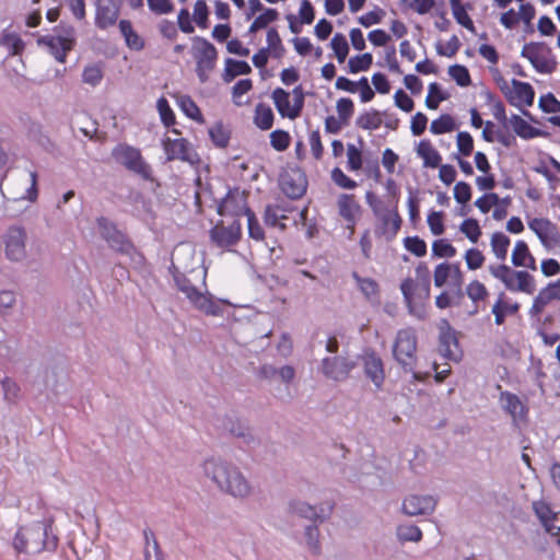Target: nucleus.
Returning a JSON list of instances; mask_svg holds the SVG:
<instances>
[{"label": "nucleus", "instance_id": "f257e3e1", "mask_svg": "<svg viewBox=\"0 0 560 560\" xmlns=\"http://www.w3.org/2000/svg\"><path fill=\"white\" fill-rule=\"evenodd\" d=\"M511 238L502 231H495L490 236V247L493 256L501 264L488 266L490 275L501 281L510 292H522L528 295L536 291V281L527 270H516L504 264L508 258Z\"/></svg>", "mask_w": 560, "mask_h": 560}, {"label": "nucleus", "instance_id": "f03ea898", "mask_svg": "<svg viewBox=\"0 0 560 560\" xmlns=\"http://www.w3.org/2000/svg\"><path fill=\"white\" fill-rule=\"evenodd\" d=\"M365 201L375 218L374 235L386 242L394 241L402 225V218L399 213L398 206L386 205V202L373 191L365 194Z\"/></svg>", "mask_w": 560, "mask_h": 560}, {"label": "nucleus", "instance_id": "7ed1b4c3", "mask_svg": "<svg viewBox=\"0 0 560 560\" xmlns=\"http://www.w3.org/2000/svg\"><path fill=\"white\" fill-rule=\"evenodd\" d=\"M418 337L415 328L399 329L393 343V357L405 372H411L413 378L424 382L430 376V371L417 370Z\"/></svg>", "mask_w": 560, "mask_h": 560}, {"label": "nucleus", "instance_id": "20e7f679", "mask_svg": "<svg viewBox=\"0 0 560 560\" xmlns=\"http://www.w3.org/2000/svg\"><path fill=\"white\" fill-rule=\"evenodd\" d=\"M205 472L221 490L233 497H245L249 493V485L243 475L233 466L220 460H206Z\"/></svg>", "mask_w": 560, "mask_h": 560}, {"label": "nucleus", "instance_id": "39448f33", "mask_svg": "<svg viewBox=\"0 0 560 560\" xmlns=\"http://www.w3.org/2000/svg\"><path fill=\"white\" fill-rule=\"evenodd\" d=\"M219 212L221 214L230 213L234 217L245 215L249 236L255 241H264V229L252 209L246 206V199L243 195H229L220 205Z\"/></svg>", "mask_w": 560, "mask_h": 560}, {"label": "nucleus", "instance_id": "423d86ee", "mask_svg": "<svg viewBox=\"0 0 560 560\" xmlns=\"http://www.w3.org/2000/svg\"><path fill=\"white\" fill-rule=\"evenodd\" d=\"M191 52L196 61V73L200 82L209 79V73L215 68L218 50L213 44L201 36L191 38Z\"/></svg>", "mask_w": 560, "mask_h": 560}, {"label": "nucleus", "instance_id": "0eeeda50", "mask_svg": "<svg viewBox=\"0 0 560 560\" xmlns=\"http://www.w3.org/2000/svg\"><path fill=\"white\" fill-rule=\"evenodd\" d=\"M291 94L282 88H276L271 93V100L276 109L282 118L294 120L299 118L304 108L305 94L302 85H296L292 90V102L290 101Z\"/></svg>", "mask_w": 560, "mask_h": 560}, {"label": "nucleus", "instance_id": "6e6552de", "mask_svg": "<svg viewBox=\"0 0 560 560\" xmlns=\"http://www.w3.org/2000/svg\"><path fill=\"white\" fill-rule=\"evenodd\" d=\"M112 156L127 170L140 175L144 179H151L152 170L143 160L139 149L127 143H119L113 149Z\"/></svg>", "mask_w": 560, "mask_h": 560}, {"label": "nucleus", "instance_id": "1a4fd4ad", "mask_svg": "<svg viewBox=\"0 0 560 560\" xmlns=\"http://www.w3.org/2000/svg\"><path fill=\"white\" fill-rule=\"evenodd\" d=\"M521 56L526 58L533 68L542 74H550L557 68V61L552 50L539 42H530L523 46Z\"/></svg>", "mask_w": 560, "mask_h": 560}, {"label": "nucleus", "instance_id": "9d476101", "mask_svg": "<svg viewBox=\"0 0 560 560\" xmlns=\"http://www.w3.org/2000/svg\"><path fill=\"white\" fill-rule=\"evenodd\" d=\"M400 290L409 312L421 317L425 303L430 299L431 287L415 282L412 278H406L400 284Z\"/></svg>", "mask_w": 560, "mask_h": 560}, {"label": "nucleus", "instance_id": "9b49d317", "mask_svg": "<svg viewBox=\"0 0 560 560\" xmlns=\"http://www.w3.org/2000/svg\"><path fill=\"white\" fill-rule=\"evenodd\" d=\"M176 283L178 289L186 295V298L201 312L207 315L217 316L221 314V307L213 302L209 296L201 293L195 285H192L186 277H177Z\"/></svg>", "mask_w": 560, "mask_h": 560}, {"label": "nucleus", "instance_id": "f8f14e48", "mask_svg": "<svg viewBox=\"0 0 560 560\" xmlns=\"http://www.w3.org/2000/svg\"><path fill=\"white\" fill-rule=\"evenodd\" d=\"M97 226L102 237L113 249L126 254L130 253L132 249L131 242L112 221L107 218L101 217L97 219Z\"/></svg>", "mask_w": 560, "mask_h": 560}, {"label": "nucleus", "instance_id": "ddd939ff", "mask_svg": "<svg viewBox=\"0 0 560 560\" xmlns=\"http://www.w3.org/2000/svg\"><path fill=\"white\" fill-rule=\"evenodd\" d=\"M163 148L167 160H180L189 164H198L200 162L198 153L194 150L190 142L185 138L171 139L163 141Z\"/></svg>", "mask_w": 560, "mask_h": 560}, {"label": "nucleus", "instance_id": "4468645a", "mask_svg": "<svg viewBox=\"0 0 560 560\" xmlns=\"http://www.w3.org/2000/svg\"><path fill=\"white\" fill-rule=\"evenodd\" d=\"M46 530L39 525L20 528L13 538V547L18 552H27L30 544L34 542L35 550H42L45 546Z\"/></svg>", "mask_w": 560, "mask_h": 560}, {"label": "nucleus", "instance_id": "2eb2a0df", "mask_svg": "<svg viewBox=\"0 0 560 560\" xmlns=\"http://www.w3.org/2000/svg\"><path fill=\"white\" fill-rule=\"evenodd\" d=\"M280 188L290 199H300L307 188V179L300 168H290L280 177Z\"/></svg>", "mask_w": 560, "mask_h": 560}, {"label": "nucleus", "instance_id": "dca6fc26", "mask_svg": "<svg viewBox=\"0 0 560 560\" xmlns=\"http://www.w3.org/2000/svg\"><path fill=\"white\" fill-rule=\"evenodd\" d=\"M44 43L55 59L65 63L68 52L73 49L75 44L74 28L69 27L63 31V34L48 36L44 39Z\"/></svg>", "mask_w": 560, "mask_h": 560}, {"label": "nucleus", "instance_id": "f3484780", "mask_svg": "<svg viewBox=\"0 0 560 560\" xmlns=\"http://www.w3.org/2000/svg\"><path fill=\"white\" fill-rule=\"evenodd\" d=\"M339 215L347 224L351 234L355 231V225L362 214V207L353 194H340L337 199Z\"/></svg>", "mask_w": 560, "mask_h": 560}, {"label": "nucleus", "instance_id": "a211bd4d", "mask_svg": "<svg viewBox=\"0 0 560 560\" xmlns=\"http://www.w3.org/2000/svg\"><path fill=\"white\" fill-rule=\"evenodd\" d=\"M528 228L536 234L542 246L553 247L560 244L558 226L547 218H533Z\"/></svg>", "mask_w": 560, "mask_h": 560}, {"label": "nucleus", "instance_id": "6ab92c4d", "mask_svg": "<svg viewBox=\"0 0 560 560\" xmlns=\"http://www.w3.org/2000/svg\"><path fill=\"white\" fill-rule=\"evenodd\" d=\"M95 26L100 30H107L117 23L120 13L119 0H96L95 1Z\"/></svg>", "mask_w": 560, "mask_h": 560}, {"label": "nucleus", "instance_id": "aec40b11", "mask_svg": "<svg viewBox=\"0 0 560 560\" xmlns=\"http://www.w3.org/2000/svg\"><path fill=\"white\" fill-rule=\"evenodd\" d=\"M241 234L242 229L238 221H234L230 225L220 222L210 230L212 242L222 248L235 245L240 241Z\"/></svg>", "mask_w": 560, "mask_h": 560}, {"label": "nucleus", "instance_id": "412c9836", "mask_svg": "<svg viewBox=\"0 0 560 560\" xmlns=\"http://www.w3.org/2000/svg\"><path fill=\"white\" fill-rule=\"evenodd\" d=\"M533 510L546 532L558 537L557 542L560 546V512H553L545 501H534Z\"/></svg>", "mask_w": 560, "mask_h": 560}, {"label": "nucleus", "instance_id": "4be33fe9", "mask_svg": "<svg viewBox=\"0 0 560 560\" xmlns=\"http://www.w3.org/2000/svg\"><path fill=\"white\" fill-rule=\"evenodd\" d=\"M361 362L365 376L371 380L376 388H381L385 381V370L382 358L375 351L369 350L361 355Z\"/></svg>", "mask_w": 560, "mask_h": 560}, {"label": "nucleus", "instance_id": "5701e85b", "mask_svg": "<svg viewBox=\"0 0 560 560\" xmlns=\"http://www.w3.org/2000/svg\"><path fill=\"white\" fill-rule=\"evenodd\" d=\"M294 210L295 208L284 200L267 205L264 213V221L268 226L278 228L280 231H284L287 229L284 221L289 219V213Z\"/></svg>", "mask_w": 560, "mask_h": 560}, {"label": "nucleus", "instance_id": "b1692460", "mask_svg": "<svg viewBox=\"0 0 560 560\" xmlns=\"http://www.w3.org/2000/svg\"><path fill=\"white\" fill-rule=\"evenodd\" d=\"M25 231L20 226H12L4 236L5 255L10 260H21L25 256Z\"/></svg>", "mask_w": 560, "mask_h": 560}, {"label": "nucleus", "instance_id": "393cba45", "mask_svg": "<svg viewBox=\"0 0 560 560\" xmlns=\"http://www.w3.org/2000/svg\"><path fill=\"white\" fill-rule=\"evenodd\" d=\"M322 365L325 376L335 381H343L354 369L355 363L347 358L335 357L325 358Z\"/></svg>", "mask_w": 560, "mask_h": 560}, {"label": "nucleus", "instance_id": "a878e982", "mask_svg": "<svg viewBox=\"0 0 560 560\" xmlns=\"http://www.w3.org/2000/svg\"><path fill=\"white\" fill-rule=\"evenodd\" d=\"M434 285L441 288L450 280L455 285H460L464 275L458 262H441L434 268Z\"/></svg>", "mask_w": 560, "mask_h": 560}, {"label": "nucleus", "instance_id": "bb28decb", "mask_svg": "<svg viewBox=\"0 0 560 560\" xmlns=\"http://www.w3.org/2000/svg\"><path fill=\"white\" fill-rule=\"evenodd\" d=\"M511 262L515 268L522 267L533 271L537 270L536 258L524 240L515 242L511 254Z\"/></svg>", "mask_w": 560, "mask_h": 560}, {"label": "nucleus", "instance_id": "cd10ccee", "mask_svg": "<svg viewBox=\"0 0 560 560\" xmlns=\"http://www.w3.org/2000/svg\"><path fill=\"white\" fill-rule=\"evenodd\" d=\"M435 500L431 495H410L405 499L402 510L410 516L431 513L435 508Z\"/></svg>", "mask_w": 560, "mask_h": 560}, {"label": "nucleus", "instance_id": "c85d7f7f", "mask_svg": "<svg viewBox=\"0 0 560 560\" xmlns=\"http://www.w3.org/2000/svg\"><path fill=\"white\" fill-rule=\"evenodd\" d=\"M458 348V340L456 338L455 330L452 329L447 320L442 322L440 338H439V350L448 359H456L455 350Z\"/></svg>", "mask_w": 560, "mask_h": 560}, {"label": "nucleus", "instance_id": "c756f323", "mask_svg": "<svg viewBox=\"0 0 560 560\" xmlns=\"http://www.w3.org/2000/svg\"><path fill=\"white\" fill-rule=\"evenodd\" d=\"M417 155L422 159L423 166L436 168L442 162V155L428 139H422L416 148Z\"/></svg>", "mask_w": 560, "mask_h": 560}, {"label": "nucleus", "instance_id": "7c9ffc66", "mask_svg": "<svg viewBox=\"0 0 560 560\" xmlns=\"http://www.w3.org/2000/svg\"><path fill=\"white\" fill-rule=\"evenodd\" d=\"M291 509L294 513L299 514L302 517L308 518V520H320L323 521L326 516H328L332 510L334 504L332 503H326L320 505L319 512H317L316 508L313 505H310L304 502H296L291 505Z\"/></svg>", "mask_w": 560, "mask_h": 560}, {"label": "nucleus", "instance_id": "2f4dec72", "mask_svg": "<svg viewBox=\"0 0 560 560\" xmlns=\"http://www.w3.org/2000/svg\"><path fill=\"white\" fill-rule=\"evenodd\" d=\"M501 400L504 401V409L514 421H523L526 419L528 409L517 395L504 392L501 393Z\"/></svg>", "mask_w": 560, "mask_h": 560}, {"label": "nucleus", "instance_id": "473e14b6", "mask_svg": "<svg viewBox=\"0 0 560 560\" xmlns=\"http://www.w3.org/2000/svg\"><path fill=\"white\" fill-rule=\"evenodd\" d=\"M511 103L532 105L535 97L533 86L527 82L512 80Z\"/></svg>", "mask_w": 560, "mask_h": 560}, {"label": "nucleus", "instance_id": "72a5a7b5", "mask_svg": "<svg viewBox=\"0 0 560 560\" xmlns=\"http://www.w3.org/2000/svg\"><path fill=\"white\" fill-rule=\"evenodd\" d=\"M118 26L129 49L140 51L144 48V39L133 30L132 23L129 20H120Z\"/></svg>", "mask_w": 560, "mask_h": 560}, {"label": "nucleus", "instance_id": "f704fd0d", "mask_svg": "<svg viewBox=\"0 0 560 560\" xmlns=\"http://www.w3.org/2000/svg\"><path fill=\"white\" fill-rule=\"evenodd\" d=\"M466 294L475 305V313L478 312L480 304L485 305L490 295L488 288L477 279L466 285Z\"/></svg>", "mask_w": 560, "mask_h": 560}, {"label": "nucleus", "instance_id": "c9c22d12", "mask_svg": "<svg viewBox=\"0 0 560 560\" xmlns=\"http://www.w3.org/2000/svg\"><path fill=\"white\" fill-rule=\"evenodd\" d=\"M275 121V114L271 107L266 103H258L255 107L254 124L261 130H269L272 128Z\"/></svg>", "mask_w": 560, "mask_h": 560}, {"label": "nucleus", "instance_id": "e433bc0d", "mask_svg": "<svg viewBox=\"0 0 560 560\" xmlns=\"http://www.w3.org/2000/svg\"><path fill=\"white\" fill-rule=\"evenodd\" d=\"M382 124V113L374 108L361 113L355 119V126L363 130H376Z\"/></svg>", "mask_w": 560, "mask_h": 560}, {"label": "nucleus", "instance_id": "4c0bfd02", "mask_svg": "<svg viewBox=\"0 0 560 560\" xmlns=\"http://www.w3.org/2000/svg\"><path fill=\"white\" fill-rule=\"evenodd\" d=\"M250 72H252V68L247 61L228 58L225 60L223 80L229 83L232 80H234L236 77L243 75V74H249Z\"/></svg>", "mask_w": 560, "mask_h": 560}, {"label": "nucleus", "instance_id": "58836bf2", "mask_svg": "<svg viewBox=\"0 0 560 560\" xmlns=\"http://www.w3.org/2000/svg\"><path fill=\"white\" fill-rule=\"evenodd\" d=\"M510 122L514 132L522 139H533L540 136V131L537 128L518 115H512Z\"/></svg>", "mask_w": 560, "mask_h": 560}, {"label": "nucleus", "instance_id": "ea45409f", "mask_svg": "<svg viewBox=\"0 0 560 560\" xmlns=\"http://www.w3.org/2000/svg\"><path fill=\"white\" fill-rule=\"evenodd\" d=\"M452 13L456 22L470 32H475V25L460 0H450Z\"/></svg>", "mask_w": 560, "mask_h": 560}, {"label": "nucleus", "instance_id": "a19ab883", "mask_svg": "<svg viewBox=\"0 0 560 560\" xmlns=\"http://www.w3.org/2000/svg\"><path fill=\"white\" fill-rule=\"evenodd\" d=\"M177 103H178L179 108L184 112V114L187 117H189L198 122L203 121V117L200 112V108L197 106V104L190 96L182 95L178 97Z\"/></svg>", "mask_w": 560, "mask_h": 560}, {"label": "nucleus", "instance_id": "79ce46f5", "mask_svg": "<svg viewBox=\"0 0 560 560\" xmlns=\"http://www.w3.org/2000/svg\"><path fill=\"white\" fill-rule=\"evenodd\" d=\"M279 18V13L276 9H265V11L255 18L253 23L249 26V33H256L259 30L267 27L270 23L277 21Z\"/></svg>", "mask_w": 560, "mask_h": 560}, {"label": "nucleus", "instance_id": "37998d69", "mask_svg": "<svg viewBox=\"0 0 560 560\" xmlns=\"http://www.w3.org/2000/svg\"><path fill=\"white\" fill-rule=\"evenodd\" d=\"M506 307H508V296H506L505 292H500L498 294V298H497L494 304L492 305V308H491V313L494 316V323L497 326L503 325L505 322V317L508 315H510L509 310Z\"/></svg>", "mask_w": 560, "mask_h": 560}, {"label": "nucleus", "instance_id": "c03bdc74", "mask_svg": "<svg viewBox=\"0 0 560 560\" xmlns=\"http://www.w3.org/2000/svg\"><path fill=\"white\" fill-rule=\"evenodd\" d=\"M456 129L455 119L450 114H443L430 125L433 135H443Z\"/></svg>", "mask_w": 560, "mask_h": 560}, {"label": "nucleus", "instance_id": "a18cd8bd", "mask_svg": "<svg viewBox=\"0 0 560 560\" xmlns=\"http://www.w3.org/2000/svg\"><path fill=\"white\" fill-rule=\"evenodd\" d=\"M550 302H552V299L546 288H542L533 300L532 306L528 310L529 316L538 318Z\"/></svg>", "mask_w": 560, "mask_h": 560}, {"label": "nucleus", "instance_id": "49530a36", "mask_svg": "<svg viewBox=\"0 0 560 560\" xmlns=\"http://www.w3.org/2000/svg\"><path fill=\"white\" fill-rule=\"evenodd\" d=\"M267 47L268 52L275 57L280 58L284 54V47L282 45L281 37L275 27H270L267 32Z\"/></svg>", "mask_w": 560, "mask_h": 560}, {"label": "nucleus", "instance_id": "de8ad7c7", "mask_svg": "<svg viewBox=\"0 0 560 560\" xmlns=\"http://www.w3.org/2000/svg\"><path fill=\"white\" fill-rule=\"evenodd\" d=\"M459 231L474 244L482 234L478 220L474 218L465 219L459 225Z\"/></svg>", "mask_w": 560, "mask_h": 560}, {"label": "nucleus", "instance_id": "09e8293b", "mask_svg": "<svg viewBox=\"0 0 560 560\" xmlns=\"http://www.w3.org/2000/svg\"><path fill=\"white\" fill-rule=\"evenodd\" d=\"M0 45L9 50L12 56L20 55L24 50V42L15 33H4L0 39Z\"/></svg>", "mask_w": 560, "mask_h": 560}, {"label": "nucleus", "instance_id": "8fccbe9b", "mask_svg": "<svg viewBox=\"0 0 560 560\" xmlns=\"http://www.w3.org/2000/svg\"><path fill=\"white\" fill-rule=\"evenodd\" d=\"M156 108H158L161 121L165 127H172L176 124L175 114H174L173 109L171 108L168 101L164 96H161L158 100Z\"/></svg>", "mask_w": 560, "mask_h": 560}, {"label": "nucleus", "instance_id": "3c124183", "mask_svg": "<svg viewBox=\"0 0 560 560\" xmlns=\"http://www.w3.org/2000/svg\"><path fill=\"white\" fill-rule=\"evenodd\" d=\"M103 67L100 63L89 65L83 69L82 81L92 86H96L103 80Z\"/></svg>", "mask_w": 560, "mask_h": 560}, {"label": "nucleus", "instance_id": "603ef678", "mask_svg": "<svg viewBox=\"0 0 560 560\" xmlns=\"http://www.w3.org/2000/svg\"><path fill=\"white\" fill-rule=\"evenodd\" d=\"M330 45L338 62H345L349 54V45L345 35H342L341 33H336L331 38Z\"/></svg>", "mask_w": 560, "mask_h": 560}, {"label": "nucleus", "instance_id": "864d4df0", "mask_svg": "<svg viewBox=\"0 0 560 560\" xmlns=\"http://www.w3.org/2000/svg\"><path fill=\"white\" fill-rule=\"evenodd\" d=\"M402 243L406 250L413 254L415 256L423 257L427 255V243L419 236H407L404 238Z\"/></svg>", "mask_w": 560, "mask_h": 560}, {"label": "nucleus", "instance_id": "5fc2aeb1", "mask_svg": "<svg viewBox=\"0 0 560 560\" xmlns=\"http://www.w3.org/2000/svg\"><path fill=\"white\" fill-rule=\"evenodd\" d=\"M373 63V57L370 52H365L349 59L348 67L351 73L366 71Z\"/></svg>", "mask_w": 560, "mask_h": 560}, {"label": "nucleus", "instance_id": "6e6d98bb", "mask_svg": "<svg viewBox=\"0 0 560 560\" xmlns=\"http://www.w3.org/2000/svg\"><path fill=\"white\" fill-rule=\"evenodd\" d=\"M209 136L211 141L218 148H225L230 141V132L224 128V126L219 122L212 126L209 129Z\"/></svg>", "mask_w": 560, "mask_h": 560}, {"label": "nucleus", "instance_id": "4d7b16f0", "mask_svg": "<svg viewBox=\"0 0 560 560\" xmlns=\"http://www.w3.org/2000/svg\"><path fill=\"white\" fill-rule=\"evenodd\" d=\"M456 248L445 238L435 240L432 243V255L440 258H452L456 255Z\"/></svg>", "mask_w": 560, "mask_h": 560}, {"label": "nucleus", "instance_id": "13d9d810", "mask_svg": "<svg viewBox=\"0 0 560 560\" xmlns=\"http://www.w3.org/2000/svg\"><path fill=\"white\" fill-rule=\"evenodd\" d=\"M347 167L351 172H358L363 165L362 151L352 143L347 145Z\"/></svg>", "mask_w": 560, "mask_h": 560}, {"label": "nucleus", "instance_id": "bf43d9fd", "mask_svg": "<svg viewBox=\"0 0 560 560\" xmlns=\"http://www.w3.org/2000/svg\"><path fill=\"white\" fill-rule=\"evenodd\" d=\"M397 537L400 541H415L418 542L422 538L421 529L416 525H400L397 528Z\"/></svg>", "mask_w": 560, "mask_h": 560}, {"label": "nucleus", "instance_id": "052dcab7", "mask_svg": "<svg viewBox=\"0 0 560 560\" xmlns=\"http://www.w3.org/2000/svg\"><path fill=\"white\" fill-rule=\"evenodd\" d=\"M290 143L291 137L288 131L277 129L270 133V144L278 152L285 151Z\"/></svg>", "mask_w": 560, "mask_h": 560}, {"label": "nucleus", "instance_id": "680f3d73", "mask_svg": "<svg viewBox=\"0 0 560 560\" xmlns=\"http://www.w3.org/2000/svg\"><path fill=\"white\" fill-rule=\"evenodd\" d=\"M352 277L357 281L360 291L366 296H375L378 294V284L372 278H362L357 272H353Z\"/></svg>", "mask_w": 560, "mask_h": 560}, {"label": "nucleus", "instance_id": "e2e57ef3", "mask_svg": "<svg viewBox=\"0 0 560 560\" xmlns=\"http://www.w3.org/2000/svg\"><path fill=\"white\" fill-rule=\"evenodd\" d=\"M464 259L469 270H477L483 266L486 257L480 249L474 247L465 252Z\"/></svg>", "mask_w": 560, "mask_h": 560}, {"label": "nucleus", "instance_id": "0e129e2a", "mask_svg": "<svg viewBox=\"0 0 560 560\" xmlns=\"http://www.w3.org/2000/svg\"><path fill=\"white\" fill-rule=\"evenodd\" d=\"M448 73L459 86H467L471 82L469 71L465 66H451L448 69Z\"/></svg>", "mask_w": 560, "mask_h": 560}, {"label": "nucleus", "instance_id": "69168bd1", "mask_svg": "<svg viewBox=\"0 0 560 560\" xmlns=\"http://www.w3.org/2000/svg\"><path fill=\"white\" fill-rule=\"evenodd\" d=\"M458 152L463 156H469L474 151V139L467 131H459L456 137Z\"/></svg>", "mask_w": 560, "mask_h": 560}, {"label": "nucleus", "instance_id": "338daca9", "mask_svg": "<svg viewBox=\"0 0 560 560\" xmlns=\"http://www.w3.org/2000/svg\"><path fill=\"white\" fill-rule=\"evenodd\" d=\"M336 108L340 120H342L343 124H348V120L354 112L353 101L349 97L339 98Z\"/></svg>", "mask_w": 560, "mask_h": 560}, {"label": "nucleus", "instance_id": "774afa93", "mask_svg": "<svg viewBox=\"0 0 560 560\" xmlns=\"http://www.w3.org/2000/svg\"><path fill=\"white\" fill-rule=\"evenodd\" d=\"M539 107L547 114L560 113V101L552 93H547L539 97Z\"/></svg>", "mask_w": 560, "mask_h": 560}]
</instances>
